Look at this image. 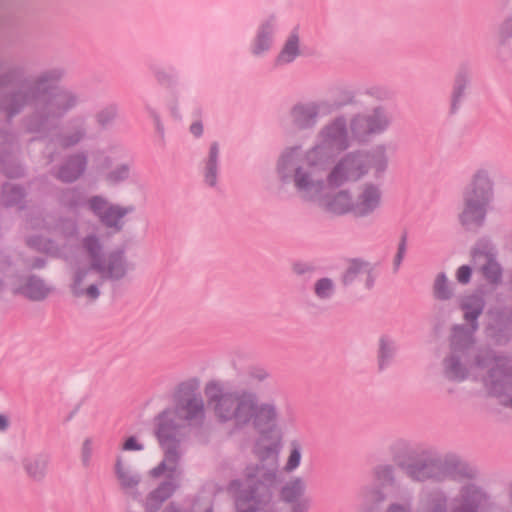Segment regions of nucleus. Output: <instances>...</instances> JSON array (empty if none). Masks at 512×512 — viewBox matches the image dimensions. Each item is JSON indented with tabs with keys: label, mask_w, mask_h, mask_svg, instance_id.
Instances as JSON below:
<instances>
[{
	"label": "nucleus",
	"mask_w": 512,
	"mask_h": 512,
	"mask_svg": "<svg viewBox=\"0 0 512 512\" xmlns=\"http://www.w3.org/2000/svg\"><path fill=\"white\" fill-rule=\"evenodd\" d=\"M405 243L401 242L398 248V253L395 258V266L398 267L403 259V256L405 254Z\"/></svg>",
	"instance_id": "nucleus-35"
},
{
	"label": "nucleus",
	"mask_w": 512,
	"mask_h": 512,
	"mask_svg": "<svg viewBox=\"0 0 512 512\" xmlns=\"http://www.w3.org/2000/svg\"><path fill=\"white\" fill-rule=\"evenodd\" d=\"M90 208L96 213L101 221L109 227H117L120 220L133 211V206L122 207L112 205L101 197H94L89 201Z\"/></svg>",
	"instance_id": "nucleus-8"
},
{
	"label": "nucleus",
	"mask_w": 512,
	"mask_h": 512,
	"mask_svg": "<svg viewBox=\"0 0 512 512\" xmlns=\"http://www.w3.org/2000/svg\"><path fill=\"white\" fill-rule=\"evenodd\" d=\"M491 198L492 188L488 176L485 173L476 174L464 193V208L460 214L462 224H481Z\"/></svg>",
	"instance_id": "nucleus-5"
},
{
	"label": "nucleus",
	"mask_w": 512,
	"mask_h": 512,
	"mask_svg": "<svg viewBox=\"0 0 512 512\" xmlns=\"http://www.w3.org/2000/svg\"><path fill=\"white\" fill-rule=\"evenodd\" d=\"M301 453L298 447H294L289 455L286 467L288 470L297 468L300 464Z\"/></svg>",
	"instance_id": "nucleus-28"
},
{
	"label": "nucleus",
	"mask_w": 512,
	"mask_h": 512,
	"mask_svg": "<svg viewBox=\"0 0 512 512\" xmlns=\"http://www.w3.org/2000/svg\"><path fill=\"white\" fill-rule=\"evenodd\" d=\"M122 449L125 451H140L143 449V446L135 437H129L123 443Z\"/></svg>",
	"instance_id": "nucleus-32"
},
{
	"label": "nucleus",
	"mask_w": 512,
	"mask_h": 512,
	"mask_svg": "<svg viewBox=\"0 0 512 512\" xmlns=\"http://www.w3.org/2000/svg\"><path fill=\"white\" fill-rule=\"evenodd\" d=\"M382 203V193L378 186L366 184L360 188L353 204V214L367 216L376 211Z\"/></svg>",
	"instance_id": "nucleus-9"
},
{
	"label": "nucleus",
	"mask_w": 512,
	"mask_h": 512,
	"mask_svg": "<svg viewBox=\"0 0 512 512\" xmlns=\"http://www.w3.org/2000/svg\"><path fill=\"white\" fill-rule=\"evenodd\" d=\"M48 457L44 454H29L21 459V465L29 478L40 480L48 471Z\"/></svg>",
	"instance_id": "nucleus-12"
},
{
	"label": "nucleus",
	"mask_w": 512,
	"mask_h": 512,
	"mask_svg": "<svg viewBox=\"0 0 512 512\" xmlns=\"http://www.w3.org/2000/svg\"><path fill=\"white\" fill-rule=\"evenodd\" d=\"M491 395L501 398V403L512 407V375L502 368L493 369L485 380Z\"/></svg>",
	"instance_id": "nucleus-10"
},
{
	"label": "nucleus",
	"mask_w": 512,
	"mask_h": 512,
	"mask_svg": "<svg viewBox=\"0 0 512 512\" xmlns=\"http://www.w3.org/2000/svg\"><path fill=\"white\" fill-rule=\"evenodd\" d=\"M172 491L173 487L170 484H165L161 486L159 489H157L155 492H153L151 500L163 501L164 499L170 496Z\"/></svg>",
	"instance_id": "nucleus-29"
},
{
	"label": "nucleus",
	"mask_w": 512,
	"mask_h": 512,
	"mask_svg": "<svg viewBox=\"0 0 512 512\" xmlns=\"http://www.w3.org/2000/svg\"><path fill=\"white\" fill-rule=\"evenodd\" d=\"M432 470V467L431 466H428V465H423L421 466L417 471L416 470H412L410 472L411 476L414 478V479H417V480H424L425 478L428 477V474L430 473V471Z\"/></svg>",
	"instance_id": "nucleus-33"
},
{
	"label": "nucleus",
	"mask_w": 512,
	"mask_h": 512,
	"mask_svg": "<svg viewBox=\"0 0 512 512\" xmlns=\"http://www.w3.org/2000/svg\"><path fill=\"white\" fill-rule=\"evenodd\" d=\"M128 270L129 265L123 254L116 253L108 258H102L98 241L91 237L87 238L84 241L81 267L74 275L72 291L76 296L95 300L100 294L98 286L103 278L118 280L123 278Z\"/></svg>",
	"instance_id": "nucleus-3"
},
{
	"label": "nucleus",
	"mask_w": 512,
	"mask_h": 512,
	"mask_svg": "<svg viewBox=\"0 0 512 512\" xmlns=\"http://www.w3.org/2000/svg\"><path fill=\"white\" fill-rule=\"evenodd\" d=\"M116 472L123 485L131 486L136 483L134 478L130 476L128 472L125 470V467L121 460H118L116 463Z\"/></svg>",
	"instance_id": "nucleus-27"
},
{
	"label": "nucleus",
	"mask_w": 512,
	"mask_h": 512,
	"mask_svg": "<svg viewBox=\"0 0 512 512\" xmlns=\"http://www.w3.org/2000/svg\"><path fill=\"white\" fill-rule=\"evenodd\" d=\"M219 155V148L216 143H214L209 152V158L206 163L205 168V181L210 186H213L216 183V170H217V159Z\"/></svg>",
	"instance_id": "nucleus-18"
},
{
	"label": "nucleus",
	"mask_w": 512,
	"mask_h": 512,
	"mask_svg": "<svg viewBox=\"0 0 512 512\" xmlns=\"http://www.w3.org/2000/svg\"><path fill=\"white\" fill-rule=\"evenodd\" d=\"M388 123L389 120L387 116L383 112L376 111L368 118H356L351 125V130L355 136L362 138L367 134L384 130L388 126Z\"/></svg>",
	"instance_id": "nucleus-11"
},
{
	"label": "nucleus",
	"mask_w": 512,
	"mask_h": 512,
	"mask_svg": "<svg viewBox=\"0 0 512 512\" xmlns=\"http://www.w3.org/2000/svg\"><path fill=\"white\" fill-rule=\"evenodd\" d=\"M448 374L453 379H460V378H462V375H460L458 373V364L457 363L451 364V366L449 367V370H448Z\"/></svg>",
	"instance_id": "nucleus-36"
},
{
	"label": "nucleus",
	"mask_w": 512,
	"mask_h": 512,
	"mask_svg": "<svg viewBox=\"0 0 512 512\" xmlns=\"http://www.w3.org/2000/svg\"><path fill=\"white\" fill-rule=\"evenodd\" d=\"M483 499V494L477 490H473L471 494L467 492V494L465 495L466 506L469 508H471L473 505L480 504L483 501Z\"/></svg>",
	"instance_id": "nucleus-30"
},
{
	"label": "nucleus",
	"mask_w": 512,
	"mask_h": 512,
	"mask_svg": "<svg viewBox=\"0 0 512 512\" xmlns=\"http://www.w3.org/2000/svg\"><path fill=\"white\" fill-rule=\"evenodd\" d=\"M270 34L271 28L268 25H263L252 47V51L255 55H260L269 49L271 44Z\"/></svg>",
	"instance_id": "nucleus-20"
},
{
	"label": "nucleus",
	"mask_w": 512,
	"mask_h": 512,
	"mask_svg": "<svg viewBox=\"0 0 512 512\" xmlns=\"http://www.w3.org/2000/svg\"><path fill=\"white\" fill-rule=\"evenodd\" d=\"M287 161V156H283L281 159V165H285Z\"/></svg>",
	"instance_id": "nucleus-43"
},
{
	"label": "nucleus",
	"mask_w": 512,
	"mask_h": 512,
	"mask_svg": "<svg viewBox=\"0 0 512 512\" xmlns=\"http://www.w3.org/2000/svg\"><path fill=\"white\" fill-rule=\"evenodd\" d=\"M259 488L251 491L247 495H241L236 501V507L238 512H255V507L262 504L260 495L258 494Z\"/></svg>",
	"instance_id": "nucleus-16"
},
{
	"label": "nucleus",
	"mask_w": 512,
	"mask_h": 512,
	"mask_svg": "<svg viewBox=\"0 0 512 512\" xmlns=\"http://www.w3.org/2000/svg\"><path fill=\"white\" fill-rule=\"evenodd\" d=\"M128 176L129 167L127 165H120L108 174L107 180L111 184H117L121 181L126 180Z\"/></svg>",
	"instance_id": "nucleus-25"
},
{
	"label": "nucleus",
	"mask_w": 512,
	"mask_h": 512,
	"mask_svg": "<svg viewBox=\"0 0 512 512\" xmlns=\"http://www.w3.org/2000/svg\"><path fill=\"white\" fill-rule=\"evenodd\" d=\"M434 293L439 299H447L451 294L447 278L442 274L438 275L435 280Z\"/></svg>",
	"instance_id": "nucleus-23"
},
{
	"label": "nucleus",
	"mask_w": 512,
	"mask_h": 512,
	"mask_svg": "<svg viewBox=\"0 0 512 512\" xmlns=\"http://www.w3.org/2000/svg\"><path fill=\"white\" fill-rule=\"evenodd\" d=\"M392 352H393V347L390 345V343L383 340L381 342V347H380V364L381 365H383L386 358L391 356Z\"/></svg>",
	"instance_id": "nucleus-34"
},
{
	"label": "nucleus",
	"mask_w": 512,
	"mask_h": 512,
	"mask_svg": "<svg viewBox=\"0 0 512 512\" xmlns=\"http://www.w3.org/2000/svg\"><path fill=\"white\" fill-rule=\"evenodd\" d=\"M468 76L464 73H460L457 75L455 80V87L453 93V105L459 100L462 96L467 84H468Z\"/></svg>",
	"instance_id": "nucleus-26"
},
{
	"label": "nucleus",
	"mask_w": 512,
	"mask_h": 512,
	"mask_svg": "<svg viewBox=\"0 0 512 512\" xmlns=\"http://www.w3.org/2000/svg\"><path fill=\"white\" fill-rule=\"evenodd\" d=\"M471 277V269L469 266L463 265L459 267L456 273V278L458 282L466 284L470 280Z\"/></svg>",
	"instance_id": "nucleus-31"
},
{
	"label": "nucleus",
	"mask_w": 512,
	"mask_h": 512,
	"mask_svg": "<svg viewBox=\"0 0 512 512\" xmlns=\"http://www.w3.org/2000/svg\"><path fill=\"white\" fill-rule=\"evenodd\" d=\"M472 261L484 278L497 283L502 276V269L495 259L494 248L489 242L478 243L472 254Z\"/></svg>",
	"instance_id": "nucleus-7"
},
{
	"label": "nucleus",
	"mask_w": 512,
	"mask_h": 512,
	"mask_svg": "<svg viewBox=\"0 0 512 512\" xmlns=\"http://www.w3.org/2000/svg\"><path fill=\"white\" fill-rule=\"evenodd\" d=\"M190 130L195 136H200L202 134L203 127L201 123L197 122L191 125Z\"/></svg>",
	"instance_id": "nucleus-37"
},
{
	"label": "nucleus",
	"mask_w": 512,
	"mask_h": 512,
	"mask_svg": "<svg viewBox=\"0 0 512 512\" xmlns=\"http://www.w3.org/2000/svg\"><path fill=\"white\" fill-rule=\"evenodd\" d=\"M165 512H178V511H176L174 508H169Z\"/></svg>",
	"instance_id": "nucleus-44"
},
{
	"label": "nucleus",
	"mask_w": 512,
	"mask_h": 512,
	"mask_svg": "<svg viewBox=\"0 0 512 512\" xmlns=\"http://www.w3.org/2000/svg\"><path fill=\"white\" fill-rule=\"evenodd\" d=\"M204 406L200 399H191L185 407L163 412L156 419L155 435L165 453L161 465L152 471L158 476L165 470H173L179 456L178 447L182 438V428L186 420L201 418Z\"/></svg>",
	"instance_id": "nucleus-4"
},
{
	"label": "nucleus",
	"mask_w": 512,
	"mask_h": 512,
	"mask_svg": "<svg viewBox=\"0 0 512 512\" xmlns=\"http://www.w3.org/2000/svg\"><path fill=\"white\" fill-rule=\"evenodd\" d=\"M346 147V134L341 123H336L325 132L322 146L309 151L295 174V185L302 197L316 202L320 207L333 214L353 213L354 200L347 191L332 193L333 187L323 182L322 168L329 154Z\"/></svg>",
	"instance_id": "nucleus-2"
},
{
	"label": "nucleus",
	"mask_w": 512,
	"mask_h": 512,
	"mask_svg": "<svg viewBox=\"0 0 512 512\" xmlns=\"http://www.w3.org/2000/svg\"><path fill=\"white\" fill-rule=\"evenodd\" d=\"M389 512H406V511L404 510V508H402V507H400V506H394V507H392V508L389 510Z\"/></svg>",
	"instance_id": "nucleus-42"
},
{
	"label": "nucleus",
	"mask_w": 512,
	"mask_h": 512,
	"mask_svg": "<svg viewBox=\"0 0 512 512\" xmlns=\"http://www.w3.org/2000/svg\"><path fill=\"white\" fill-rule=\"evenodd\" d=\"M91 449H92L91 441L90 440H86L84 442V444H83V451L86 454V456H88L90 454Z\"/></svg>",
	"instance_id": "nucleus-39"
},
{
	"label": "nucleus",
	"mask_w": 512,
	"mask_h": 512,
	"mask_svg": "<svg viewBox=\"0 0 512 512\" xmlns=\"http://www.w3.org/2000/svg\"><path fill=\"white\" fill-rule=\"evenodd\" d=\"M299 54L298 49V38L295 35L290 36L288 41L286 42L283 50L281 51L278 61L280 63H289L293 61L296 56Z\"/></svg>",
	"instance_id": "nucleus-21"
},
{
	"label": "nucleus",
	"mask_w": 512,
	"mask_h": 512,
	"mask_svg": "<svg viewBox=\"0 0 512 512\" xmlns=\"http://www.w3.org/2000/svg\"><path fill=\"white\" fill-rule=\"evenodd\" d=\"M22 293L32 300H42L50 293V288L47 287L41 280L30 279L23 287Z\"/></svg>",
	"instance_id": "nucleus-15"
},
{
	"label": "nucleus",
	"mask_w": 512,
	"mask_h": 512,
	"mask_svg": "<svg viewBox=\"0 0 512 512\" xmlns=\"http://www.w3.org/2000/svg\"><path fill=\"white\" fill-rule=\"evenodd\" d=\"M362 161V166L366 170H372L375 175L382 173L387 167V158L383 151H378L365 157L357 156Z\"/></svg>",
	"instance_id": "nucleus-14"
},
{
	"label": "nucleus",
	"mask_w": 512,
	"mask_h": 512,
	"mask_svg": "<svg viewBox=\"0 0 512 512\" xmlns=\"http://www.w3.org/2000/svg\"><path fill=\"white\" fill-rule=\"evenodd\" d=\"M305 490L304 482L299 479H293L285 485L282 490V497L285 501L292 502L297 500Z\"/></svg>",
	"instance_id": "nucleus-19"
},
{
	"label": "nucleus",
	"mask_w": 512,
	"mask_h": 512,
	"mask_svg": "<svg viewBox=\"0 0 512 512\" xmlns=\"http://www.w3.org/2000/svg\"><path fill=\"white\" fill-rule=\"evenodd\" d=\"M462 308L466 320L474 321L481 312L482 303L477 297H470L463 302Z\"/></svg>",
	"instance_id": "nucleus-22"
},
{
	"label": "nucleus",
	"mask_w": 512,
	"mask_h": 512,
	"mask_svg": "<svg viewBox=\"0 0 512 512\" xmlns=\"http://www.w3.org/2000/svg\"><path fill=\"white\" fill-rule=\"evenodd\" d=\"M277 512H304L303 509L299 507H293L291 510H280Z\"/></svg>",
	"instance_id": "nucleus-40"
},
{
	"label": "nucleus",
	"mask_w": 512,
	"mask_h": 512,
	"mask_svg": "<svg viewBox=\"0 0 512 512\" xmlns=\"http://www.w3.org/2000/svg\"><path fill=\"white\" fill-rule=\"evenodd\" d=\"M365 173L366 170L362 166V161L357 156L348 155L331 169L324 184L328 187H339L358 180Z\"/></svg>",
	"instance_id": "nucleus-6"
},
{
	"label": "nucleus",
	"mask_w": 512,
	"mask_h": 512,
	"mask_svg": "<svg viewBox=\"0 0 512 512\" xmlns=\"http://www.w3.org/2000/svg\"><path fill=\"white\" fill-rule=\"evenodd\" d=\"M9 420L7 416L0 414V431H4L8 428Z\"/></svg>",
	"instance_id": "nucleus-38"
},
{
	"label": "nucleus",
	"mask_w": 512,
	"mask_h": 512,
	"mask_svg": "<svg viewBox=\"0 0 512 512\" xmlns=\"http://www.w3.org/2000/svg\"><path fill=\"white\" fill-rule=\"evenodd\" d=\"M334 285L328 278L320 279L315 284V293L320 298H328L333 294Z\"/></svg>",
	"instance_id": "nucleus-24"
},
{
	"label": "nucleus",
	"mask_w": 512,
	"mask_h": 512,
	"mask_svg": "<svg viewBox=\"0 0 512 512\" xmlns=\"http://www.w3.org/2000/svg\"><path fill=\"white\" fill-rule=\"evenodd\" d=\"M344 281L346 283L360 281L364 282L366 286H369L372 282L369 266L357 260L351 261L344 275Z\"/></svg>",
	"instance_id": "nucleus-13"
},
{
	"label": "nucleus",
	"mask_w": 512,
	"mask_h": 512,
	"mask_svg": "<svg viewBox=\"0 0 512 512\" xmlns=\"http://www.w3.org/2000/svg\"><path fill=\"white\" fill-rule=\"evenodd\" d=\"M505 245L510 251H512V236L506 239Z\"/></svg>",
	"instance_id": "nucleus-41"
},
{
	"label": "nucleus",
	"mask_w": 512,
	"mask_h": 512,
	"mask_svg": "<svg viewBox=\"0 0 512 512\" xmlns=\"http://www.w3.org/2000/svg\"><path fill=\"white\" fill-rule=\"evenodd\" d=\"M207 410L215 421L229 430H237L248 425L260 433L256 445V454L267 463L268 468L258 469L255 475H249V485L258 482L260 486H268L275 479L278 448L281 435L278 430V413L272 403L258 404L256 395L251 391L224 393L223 387L217 382H209L205 386Z\"/></svg>",
	"instance_id": "nucleus-1"
},
{
	"label": "nucleus",
	"mask_w": 512,
	"mask_h": 512,
	"mask_svg": "<svg viewBox=\"0 0 512 512\" xmlns=\"http://www.w3.org/2000/svg\"><path fill=\"white\" fill-rule=\"evenodd\" d=\"M84 160L78 156L63 167L59 172V177L64 181H73L79 177L84 169Z\"/></svg>",
	"instance_id": "nucleus-17"
}]
</instances>
